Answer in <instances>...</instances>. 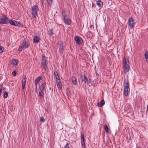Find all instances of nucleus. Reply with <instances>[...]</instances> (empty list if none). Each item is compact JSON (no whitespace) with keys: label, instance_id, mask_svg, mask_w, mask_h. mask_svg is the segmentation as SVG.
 Segmentation results:
<instances>
[{"label":"nucleus","instance_id":"1","mask_svg":"<svg viewBox=\"0 0 148 148\" xmlns=\"http://www.w3.org/2000/svg\"><path fill=\"white\" fill-rule=\"evenodd\" d=\"M129 61L128 58H126L125 57H123V69L124 73H126L130 70V67L129 65Z\"/></svg>","mask_w":148,"mask_h":148},{"label":"nucleus","instance_id":"2","mask_svg":"<svg viewBox=\"0 0 148 148\" xmlns=\"http://www.w3.org/2000/svg\"><path fill=\"white\" fill-rule=\"evenodd\" d=\"M29 43L27 39H25L22 43L21 45L19 46L18 48V51H21L22 50V48L26 49L29 46Z\"/></svg>","mask_w":148,"mask_h":148},{"label":"nucleus","instance_id":"3","mask_svg":"<svg viewBox=\"0 0 148 148\" xmlns=\"http://www.w3.org/2000/svg\"><path fill=\"white\" fill-rule=\"evenodd\" d=\"M62 16L63 18V20L65 23L68 25H70L71 23V21L69 18L66 13L65 12H62Z\"/></svg>","mask_w":148,"mask_h":148},{"label":"nucleus","instance_id":"4","mask_svg":"<svg viewBox=\"0 0 148 148\" xmlns=\"http://www.w3.org/2000/svg\"><path fill=\"white\" fill-rule=\"evenodd\" d=\"M124 82V92L125 95L127 96L128 95V92L130 91V88L129 87V82L127 79H125Z\"/></svg>","mask_w":148,"mask_h":148},{"label":"nucleus","instance_id":"5","mask_svg":"<svg viewBox=\"0 0 148 148\" xmlns=\"http://www.w3.org/2000/svg\"><path fill=\"white\" fill-rule=\"evenodd\" d=\"M38 10L37 6L36 5H34L32 8V17L34 18H36L37 16V12Z\"/></svg>","mask_w":148,"mask_h":148},{"label":"nucleus","instance_id":"6","mask_svg":"<svg viewBox=\"0 0 148 148\" xmlns=\"http://www.w3.org/2000/svg\"><path fill=\"white\" fill-rule=\"evenodd\" d=\"M9 19L6 16L3 15L0 18V24H7L9 23Z\"/></svg>","mask_w":148,"mask_h":148},{"label":"nucleus","instance_id":"7","mask_svg":"<svg viewBox=\"0 0 148 148\" xmlns=\"http://www.w3.org/2000/svg\"><path fill=\"white\" fill-rule=\"evenodd\" d=\"M9 23L12 25L20 26L21 24L19 22L14 19H10Z\"/></svg>","mask_w":148,"mask_h":148},{"label":"nucleus","instance_id":"8","mask_svg":"<svg viewBox=\"0 0 148 148\" xmlns=\"http://www.w3.org/2000/svg\"><path fill=\"white\" fill-rule=\"evenodd\" d=\"M74 39L76 43L78 45L80 44L82 42V39L79 36H76L75 37Z\"/></svg>","mask_w":148,"mask_h":148},{"label":"nucleus","instance_id":"9","mask_svg":"<svg viewBox=\"0 0 148 148\" xmlns=\"http://www.w3.org/2000/svg\"><path fill=\"white\" fill-rule=\"evenodd\" d=\"M46 84L45 82H43L42 84L39 86L40 91L43 92L45 90Z\"/></svg>","mask_w":148,"mask_h":148},{"label":"nucleus","instance_id":"10","mask_svg":"<svg viewBox=\"0 0 148 148\" xmlns=\"http://www.w3.org/2000/svg\"><path fill=\"white\" fill-rule=\"evenodd\" d=\"M81 145L82 146V148H85V144L84 143V138L83 134L81 133Z\"/></svg>","mask_w":148,"mask_h":148},{"label":"nucleus","instance_id":"11","mask_svg":"<svg viewBox=\"0 0 148 148\" xmlns=\"http://www.w3.org/2000/svg\"><path fill=\"white\" fill-rule=\"evenodd\" d=\"M129 24L131 28H132L134 26V20L132 18H130L128 21Z\"/></svg>","mask_w":148,"mask_h":148},{"label":"nucleus","instance_id":"12","mask_svg":"<svg viewBox=\"0 0 148 148\" xmlns=\"http://www.w3.org/2000/svg\"><path fill=\"white\" fill-rule=\"evenodd\" d=\"M42 78L41 77L38 76L35 79V86H36V88L37 89V86L40 82V81L41 79Z\"/></svg>","mask_w":148,"mask_h":148},{"label":"nucleus","instance_id":"13","mask_svg":"<svg viewBox=\"0 0 148 148\" xmlns=\"http://www.w3.org/2000/svg\"><path fill=\"white\" fill-rule=\"evenodd\" d=\"M97 5L98 6L99 8L100 9L103 5V2L101 0H98L97 1Z\"/></svg>","mask_w":148,"mask_h":148},{"label":"nucleus","instance_id":"14","mask_svg":"<svg viewBox=\"0 0 148 148\" xmlns=\"http://www.w3.org/2000/svg\"><path fill=\"white\" fill-rule=\"evenodd\" d=\"M33 42L35 43H38L40 41V38L39 37L36 36L33 39Z\"/></svg>","mask_w":148,"mask_h":148},{"label":"nucleus","instance_id":"15","mask_svg":"<svg viewBox=\"0 0 148 148\" xmlns=\"http://www.w3.org/2000/svg\"><path fill=\"white\" fill-rule=\"evenodd\" d=\"M81 78L83 82L84 83L86 84L88 82V79L84 75H82Z\"/></svg>","mask_w":148,"mask_h":148},{"label":"nucleus","instance_id":"16","mask_svg":"<svg viewBox=\"0 0 148 148\" xmlns=\"http://www.w3.org/2000/svg\"><path fill=\"white\" fill-rule=\"evenodd\" d=\"M104 129L107 133L109 134H110L111 133L110 129L108 127L107 124H105L104 125Z\"/></svg>","mask_w":148,"mask_h":148},{"label":"nucleus","instance_id":"17","mask_svg":"<svg viewBox=\"0 0 148 148\" xmlns=\"http://www.w3.org/2000/svg\"><path fill=\"white\" fill-rule=\"evenodd\" d=\"M26 82V77L25 76L23 77V79L22 80V87L23 89H24L25 88Z\"/></svg>","mask_w":148,"mask_h":148},{"label":"nucleus","instance_id":"18","mask_svg":"<svg viewBox=\"0 0 148 148\" xmlns=\"http://www.w3.org/2000/svg\"><path fill=\"white\" fill-rule=\"evenodd\" d=\"M56 82V84L59 90H61L62 89V85L60 80Z\"/></svg>","mask_w":148,"mask_h":148},{"label":"nucleus","instance_id":"19","mask_svg":"<svg viewBox=\"0 0 148 148\" xmlns=\"http://www.w3.org/2000/svg\"><path fill=\"white\" fill-rule=\"evenodd\" d=\"M71 81L72 83L74 85H77V79L75 77H72Z\"/></svg>","mask_w":148,"mask_h":148},{"label":"nucleus","instance_id":"20","mask_svg":"<svg viewBox=\"0 0 148 148\" xmlns=\"http://www.w3.org/2000/svg\"><path fill=\"white\" fill-rule=\"evenodd\" d=\"M105 103L104 100L103 99L100 102L98 103L97 105L99 107H102L104 105Z\"/></svg>","mask_w":148,"mask_h":148},{"label":"nucleus","instance_id":"21","mask_svg":"<svg viewBox=\"0 0 148 148\" xmlns=\"http://www.w3.org/2000/svg\"><path fill=\"white\" fill-rule=\"evenodd\" d=\"M42 67L44 69H46V65L45 61L42 60Z\"/></svg>","mask_w":148,"mask_h":148},{"label":"nucleus","instance_id":"22","mask_svg":"<svg viewBox=\"0 0 148 148\" xmlns=\"http://www.w3.org/2000/svg\"><path fill=\"white\" fill-rule=\"evenodd\" d=\"M18 63V61L16 59H13L12 60V64L13 66L16 65Z\"/></svg>","mask_w":148,"mask_h":148},{"label":"nucleus","instance_id":"23","mask_svg":"<svg viewBox=\"0 0 148 148\" xmlns=\"http://www.w3.org/2000/svg\"><path fill=\"white\" fill-rule=\"evenodd\" d=\"M145 57L146 59V61L148 62V52L147 51L145 53Z\"/></svg>","mask_w":148,"mask_h":148},{"label":"nucleus","instance_id":"24","mask_svg":"<svg viewBox=\"0 0 148 148\" xmlns=\"http://www.w3.org/2000/svg\"><path fill=\"white\" fill-rule=\"evenodd\" d=\"M8 95V94L7 92L5 91L3 93V97L4 98H5L7 97Z\"/></svg>","mask_w":148,"mask_h":148},{"label":"nucleus","instance_id":"25","mask_svg":"<svg viewBox=\"0 0 148 148\" xmlns=\"http://www.w3.org/2000/svg\"><path fill=\"white\" fill-rule=\"evenodd\" d=\"M59 49L60 52L62 53L64 50L63 46H60Z\"/></svg>","mask_w":148,"mask_h":148},{"label":"nucleus","instance_id":"26","mask_svg":"<svg viewBox=\"0 0 148 148\" xmlns=\"http://www.w3.org/2000/svg\"><path fill=\"white\" fill-rule=\"evenodd\" d=\"M44 91L42 92L40 91L39 92V95L41 97H43L44 96Z\"/></svg>","mask_w":148,"mask_h":148},{"label":"nucleus","instance_id":"27","mask_svg":"<svg viewBox=\"0 0 148 148\" xmlns=\"http://www.w3.org/2000/svg\"><path fill=\"white\" fill-rule=\"evenodd\" d=\"M54 78L56 79V82L57 81H58L60 80V79L59 77V76H57V77H55Z\"/></svg>","mask_w":148,"mask_h":148},{"label":"nucleus","instance_id":"28","mask_svg":"<svg viewBox=\"0 0 148 148\" xmlns=\"http://www.w3.org/2000/svg\"><path fill=\"white\" fill-rule=\"evenodd\" d=\"M47 1L48 5H50L51 4V0H47Z\"/></svg>","mask_w":148,"mask_h":148},{"label":"nucleus","instance_id":"29","mask_svg":"<svg viewBox=\"0 0 148 148\" xmlns=\"http://www.w3.org/2000/svg\"><path fill=\"white\" fill-rule=\"evenodd\" d=\"M4 50V49L1 46H0V53H1Z\"/></svg>","mask_w":148,"mask_h":148},{"label":"nucleus","instance_id":"30","mask_svg":"<svg viewBox=\"0 0 148 148\" xmlns=\"http://www.w3.org/2000/svg\"><path fill=\"white\" fill-rule=\"evenodd\" d=\"M54 77L58 76V74L56 71H54Z\"/></svg>","mask_w":148,"mask_h":148},{"label":"nucleus","instance_id":"31","mask_svg":"<svg viewBox=\"0 0 148 148\" xmlns=\"http://www.w3.org/2000/svg\"><path fill=\"white\" fill-rule=\"evenodd\" d=\"M63 148H69V144L67 143Z\"/></svg>","mask_w":148,"mask_h":148},{"label":"nucleus","instance_id":"32","mask_svg":"<svg viewBox=\"0 0 148 148\" xmlns=\"http://www.w3.org/2000/svg\"><path fill=\"white\" fill-rule=\"evenodd\" d=\"M12 75L13 76H15L16 75V72L15 71H13L12 73Z\"/></svg>","mask_w":148,"mask_h":148},{"label":"nucleus","instance_id":"33","mask_svg":"<svg viewBox=\"0 0 148 148\" xmlns=\"http://www.w3.org/2000/svg\"><path fill=\"white\" fill-rule=\"evenodd\" d=\"M44 120H45V119L43 117L40 118V122H42V121L43 122V121H44Z\"/></svg>","mask_w":148,"mask_h":148},{"label":"nucleus","instance_id":"34","mask_svg":"<svg viewBox=\"0 0 148 148\" xmlns=\"http://www.w3.org/2000/svg\"><path fill=\"white\" fill-rule=\"evenodd\" d=\"M49 32L50 35L52 33V30L51 29H49Z\"/></svg>","mask_w":148,"mask_h":148},{"label":"nucleus","instance_id":"35","mask_svg":"<svg viewBox=\"0 0 148 148\" xmlns=\"http://www.w3.org/2000/svg\"><path fill=\"white\" fill-rule=\"evenodd\" d=\"M2 86L1 85H0V96L1 95V92H2Z\"/></svg>","mask_w":148,"mask_h":148},{"label":"nucleus","instance_id":"36","mask_svg":"<svg viewBox=\"0 0 148 148\" xmlns=\"http://www.w3.org/2000/svg\"><path fill=\"white\" fill-rule=\"evenodd\" d=\"M44 60V61H45V57L43 56H42V60Z\"/></svg>","mask_w":148,"mask_h":148},{"label":"nucleus","instance_id":"37","mask_svg":"<svg viewBox=\"0 0 148 148\" xmlns=\"http://www.w3.org/2000/svg\"><path fill=\"white\" fill-rule=\"evenodd\" d=\"M63 46V42L62 41L60 43V46Z\"/></svg>","mask_w":148,"mask_h":148},{"label":"nucleus","instance_id":"38","mask_svg":"<svg viewBox=\"0 0 148 148\" xmlns=\"http://www.w3.org/2000/svg\"><path fill=\"white\" fill-rule=\"evenodd\" d=\"M147 111H148V105H147Z\"/></svg>","mask_w":148,"mask_h":148},{"label":"nucleus","instance_id":"39","mask_svg":"<svg viewBox=\"0 0 148 148\" xmlns=\"http://www.w3.org/2000/svg\"><path fill=\"white\" fill-rule=\"evenodd\" d=\"M35 90H36V91L37 90V89L36 88H35Z\"/></svg>","mask_w":148,"mask_h":148},{"label":"nucleus","instance_id":"40","mask_svg":"<svg viewBox=\"0 0 148 148\" xmlns=\"http://www.w3.org/2000/svg\"><path fill=\"white\" fill-rule=\"evenodd\" d=\"M92 6L93 7V6H94V5H93V3H92Z\"/></svg>","mask_w":148,"mask_h":148}]
</instances>
